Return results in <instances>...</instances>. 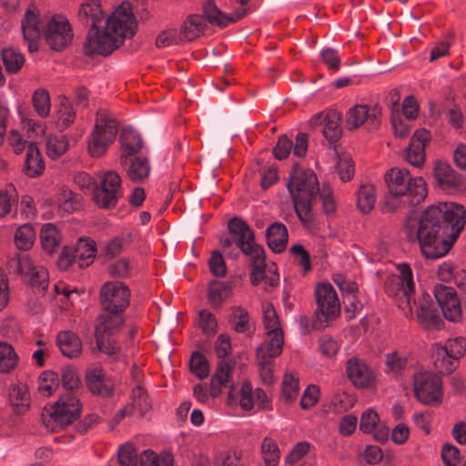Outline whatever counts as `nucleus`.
<instances>
[{
	"label": "nucleus",
	"mask_w": 466,
	"mask_h": 466,
	"mask_svg": "<svg viewBox=\"0 0 466 466\" xmlns=\"http://www.w3.org/2000/svg\"><path fill=\"white\" fill-rule=\"evenodd\" d=\"M80 21L91 28L98 26L105 18L99 0H86L79 7Z\"/></svg>",
	"instance_id": "30"
},
{
	"label": "nucleus",
	"mask_w": 466,
	"mask_h": 466,
	"mask_svg": "<svg viewBox=\"0 0 466 466\" xmlns=\"http://www.w3.org/2000/svg\"><path fill=\"white\" fill-rule=\"evenodd\" d=\"M46 42L55 51L66 47L73 39V33L68 20L62 15H56L46 24L44 31Z\"/></svg>",
	"instance_id": "15"
},
{
	"label": "nucleus",
	"mask_w": 466,
	"mask_h": 466,
	"mask_svg": "<svg viewBox=\"0 0 466 466\" xmlns=\"http://www.w3.org/2000/svg\"><path fill=\"white\" fill-rule=\"evenodd\" d=\"M466 224L465 208L455 202L428 207L418 222L416 238L422 255L431 259L445 256Z\"/></svg>",
	"instance_id": "1"
},
{
	"label": "nucleus",
	"mask_w": 466,
	"mask_h": 466,
	"mask_svg": "<svg viewBox=\"0 0 466 466\" xmlns=\"http://www.w3.org/2000/svg\"><path fill=\"white\" fill-rule=\"evenodd\" d=\"M389 192L408 196L411 205H418L428 194L427 184L421 177H412L405 168L392 167L384 176Z\"/></svg>",
	"instance_id": "7"
},
{
	"label": "nucleus",
	"mask_w": 466,
	"mask_h": 466,
	"mask_svg": "<svg viewBox=\"0 0 466 466\" xmlns=\"http://www.w3.org/2000/svg\"><path fill=\"white\" fill-rule=\"evenodd\" d=\"M408 364L406 355L399 351H392L385 355L386 372L396 376L403 371Z\"/></svg>",
	"instance_id": "52"
},
{
	"label": "nucleus",
	"mask_w": 466,
	"mask_h": 466,
	"mask_svg": "<svg viewBox=\"0 0 466 466\" xmlns=\"http://www.w3.org/2000/svg\"><path fill=\"white\" fill-rule=\"evenodd\" d=\"M18 364V356L14 348L5 342H0V371L9 373Z\"/></svg>",
	"instance_id": "44"
},
{
	"label": "nucleus",
	"mask_w": 466,
	"mask_h": 466,
	"mask_svg": "<svg viewBox=\"0 0 466 466\" xmlns=\"http://www.w3.org/2000/svg\"><path fill=\"white\" fill-rule=\"evenodd\" d=\"M45 171V163L40 150L35 143H29L25 152L23 172L29 177L41 176Z\"/></svg>",
	"instance_id": "32"
},
{
	"label": "nucleus",
	"mask_w": 466,
	"mask_h": 466,
	"mask_svg": "<svg viewBox=\"0 0 466 466\" xmlns=\"http://www.w3.org/2000/svg\"><path fill=\"white\" fill-rule=\"evenodd\" d=\"M283 344V332L266 333V339L257 348V361H262L263 363L273 362V360L281 354Z\"/></svg>",
	"instance_id": "24"
},
{
	"label": "nucleus",
	"mask_w": 466,
	"mask_h": 466,
	"mask_svg": "<svg viewBox=\"0 0 466 466\" xmlns=\"http://www.w3.org/2000/svg\"><path fill=\"white\" fill-rule=\"evenodd\" d=\"M120 144L123 153L120 157L122 166L127 164V157L140 151L143 147L141 137L133 129L125 128L120 136Z\"/></svg>",
	"instance_id": "33"
},
{
	"label": "nucleus",
	"mask_w": 466,
	"mask_h": 466,
	"mask_svg": "<svg viewBox=\"0 0 466 466\" xmlns=\"http://www.w3.org/2000/svg\"><path fill=\"white\" fill-rule=\"evenodd\" d=\"M25 42L27 43L28 51L35 53L38 50V41L40 39L43 25L39 18V11L35 5H30L25 13L21 24Z\"/></svg>",
	"instance_id": "19"
},
{
	"label": "nucleus",
	"mask_w": 466,
	"mask_h": 466,
	"mask_svg": "<svg viewBox=\"0 0 466 466\" xmlns=\"http://www.w3.org/2000/svg\"><path fill=\"white\" fill-rule=\"evenodd\" d=\"M2 60L6 71L9 73L18 72L25 62L23 55L13 48L3 49Z\"/></svg>",
	"instance_id": "54"
},
{
	"label": "nucleus",
	"mask_w": 466,
	"mask_h": 466,
	"mask_svg": "<svg viewBox=\"0 0 466 466\" xmlns=\"http://www.w3.org/2000/svg\"><path fill=\"white\" fill-rule=\"evenodd\" d=\"M73 251L76 254L77 267L79 268L88 267L96 258V243L91 239L79 238Z\"/></svg>",
	"instance_id": "36"
},
{
	"label": "nucleus",
	"mask_w": 466,
	"mask_h": 466,
	"mask_svg": "<svg viewBox=\"0 0 466 466\" xmlns=\"http://www.w3.org/2000/svg\"><path fill=\"white\" fill-rule=\"evenodd\" d=\"M123 323V312L102 309L95 328V334L112 336L120 329Z\"/></svg>",
	"instance_id": "27"
},
{
	"label": "nucleus",
	"mask_w": 466,
	"mask_h": 466,
	"mask_svg": "<svg viewBox=\"0 0 466 466\" xmlns=\"http://www.w3.org/2000/svg\"><path fill=\"white\" fill-rule=\"evenodd\" d=\"M233 366L225 360H221L217 366L215 373L210 380V395L214 398L221 393V389L228 386L231 377Z\"/></svg>",
	"instance_id": "35"
},
{
	"label": "nucleus",
	"mask_w": 466,
	"mask_h": 466,
	"mask_svg": "<svg viewBox=\"0 0 466 466\" xmlns=\"http://www.w3.org/2000/svg\"><path fill=\"white\" fill-rule=\"evenodd\" d=\"M203 15L206 23L218 26H227L228 15L223 13L215 4L214 0H206L203 3Z\"/></svg>",
	"instance_id": "43"
},
{
	"label": "nucleus",
	"mask_w": 466,
	"mask_h": 466,
	"mask_svg": "<svg viewBox=\"0 0 466 466\" xmlns=\"http://www.w3.org/2000/svg\"><path fill=\"white\" fill-rule=\"evenodd\" d=\"M140 466H173V457L168 452L157 455L151 450H146L140 455Z\"/></svg>",
	"instance_id": "46"
},
{
	"label": "nucleus",
	"mask_w": 466,
	"mask_h": 466,
	"mask_svg": "<svg viewBox=\"0 0 466 466\" xmlns=\"http://www.w3.org/2000/svg\"><path fill=\"white\" fill-rule=\"evenodd\" d=\"M131 232H123L119 236L114 238L106 246V255L110 258H114L119 255L123 249L124 245L131 241Z\"/></svg>",
	"instance_id": "59"
},
{
	"label": "nucleus",
	"mask_w": 466,
	"mask_h": 466,
	"mask_svg": "<svg viewBox=\"0 0 466 466\" xmlns=\"http://www.w3.org/2000/svg\"><path fill=\"white\" fill-rule=\"evenodd\" d=\"M381 107L379 105H356L352 106L346 116V126L349 129H357L365 123L377 129L380 125Z\"/></svg>",
	"instance_id": "17"
},
{
	"label": "nucleus",
	"mask_w": 466,
	"mask_h": 466,
	"mask_svg": "<svg viewBox=\"0 0 466 466\" xmlns=\"http://www.w3.org/2000/svg\"><path fill=\"white\" fill-rule=\"evenodd\" d=\"M119 122L116 115L106 108L97 110L93 130L87 137V151L92 157L104 156L114 143Z\"/></svg>",
	"instance_id": "5"
},
{
	"label": "nucleus",
	"mask_w": 466,
	"mask_h": 466,
	"mask_svg": "<svg viewBox=\"0 0 466 466\" xmlns=\"http://www.w3.org/2000/svg\"><path fill=\"white\" fill-rule=\"evenodd\" d=\"M96 349L110 357L112 360H120L123 356L121 349L116 345L115 341L106 339V335L95 334Z\"/></svg>",
	"instance_id": "55"
},
{
	"label": "nucleus",
	"mask_w": 466,
	"mask_h": 466,
	"mask_svg": "<svg viewBox=\"0 0 466 466\" xmlns=\"http://www.w3.org/2000/svg\"><path fill=\"white\" fill-rule=\"evenodd\" d=\"M434 297L446 319L452 322L461 320L462 309L453 288L444 285L436 286Z\"/></svg>",
	"instance_id": "18"
},
{
	"label": "nucleus",
	"mask_w": 466,
	"mask_h": 466,
	"mask_svg": "<svg viewBox=\"0 0 466 466\" xmlns=\"http://www.w3.org/2000/svg\"><path fill=\"white\" fill-rule=\"evenodd\" d=\"M298 322L302 334H309L315 329H323L329 323L326 320L325 318L320 317V315L316 311L314 313L313 319H311L307 315H300L299 317Z\"/></svg>",
	"instance_id": "53"
},
{
	"label": "nucleus",
	"mask_w": 466,
	"mask_h": 466,
	"mask_svg": "<svg viewBox=\"0 0 466 466\" xmlns=\"http://www.w3.org/2000/svg\"><path fill=\"white\" fill-rule=\"evenodd\" d=\"M17 196L14 187L10 186L5 190L0 191V218L10 213L13 204L16 201Z\"/></svg>",
	"instance_id": "61"
},
{
	"label": "nucleus",
	"mask_w": 466,
	"mask_h": 466,
	"mask_svg": "<svg viewBox=\"0 0 466 466\" xmlns=\"http://www.w3.org/2000/svg\"><path fill=\"white\" fill-rule=\"evenodd\" d=\"M8 267L15 273L28 277L30 285L40 293L48 288V272L43 266L34 263L29 255L22 254L11 258Z\"/></svg>",
	"instance_id": "10"
},
{
	"label": "nucleus",
	"mask_w": 466,
	"mask_h": 466,
	"mask_svg": "<svg viewBox=\"0 0 466 466\" xmlns=\"http://www.w3.org/2000/svg\"><path fill=\"white\" fill-rule=\"evenodd\" d=\"M198 328L207 335H213L217 332L218 322L215 316L207 309H202L198 313Z\"/></svg>",
	"instance_id": "58"
},
{
	"label": "nucleus",
	"mask_w": 466,
	"mask_h": 466,
	"mask_svg": "<svg viewBox=\"0 0 466 466\" xmlns=\"http://www.w3.org/2000/svg\"><path fill=\"white\" fill-rule=\"evenodd\" d=\"M68 149V140L66 136H49L46 140V154L52 159H57Z\"/></svg>",
	"instance_id": "49"
},
{
	"label": "nucleus",
	"mask_w": 466,
	"mask_h": 466,
	"mask_svg": "<svg viewBox=\"0 0 466 466\" xmlns=\"http://www.w3.org/2000/svg\"><path fill=\"white\" fill-rule=\"evenodd\" d=\"M427 129L416 130L405 150V159L412 166L420 167L425 161V147L431 141Z\"/></svg>",
	"instance_id": "21"
},
{
	"label": "nucleus",
	"mask_w": 466,
	"mask_h": 466,
	"mask_svg": "<svg viewBox=\"0 0 466 466\" xmlns=\"http://www.w3.org/2000/svg\"><path fill=\"white\" fill-rule=\"evenodd\" d=\"M416 313L419 321L425 329H434L441 322L437 309L432 308V302L429 294H422L419 300V308Z\"/></svg>",
	"instance_id": "31"
},
{
	"label": "nucleus",
	"mask_w": 466,
	"mask_h": 466,
	"mask_svg": "<svg viewBox=\"0 0 466 466\" xmlns=\"http://www.w3.org/2000/svg\"><path fill=\"white\" fill-rule=\"evenodd\" d=\"M317 309L320 317L328 322L337 318L340 313V302L338 294L329 283H319L315 288Z\"/></svg>",
	"instance_id": "16"
},
{
	"label": "nucleus",
	"mask_w": 466,
	"mask_h": 466,
	"mask_svg": "<svg viewBox=\"0 0 466 466\" xmlns=\"http://www.w3.org/2000/svg\"><path fill=\"white\" fill-rule=\"evenodd\" d=\"M56 344L61 353L66 358H77L82 353V340L71 330L60 331L56 336Z\"/></svg>",
	"instance_id": "28"
},
{
	"label": "nucleus",
	"mask_w": 466,
	"mask_h": 466,
	"mask_svg": "<svg viewBox=\"0 0 466 466\" xmlns=\"http://www.w3.org/2000/svg\"><path fill=\"white\" fill-rule=\"evenodd\" d=\"M413 390L417 400L425 405H439L442 400L441 380L431 372H416L413 375Z\"/></svg>",
	"instance_id": "9"
},
{
	"label": "nucleus",
	"mask_w": 466,
	"mask_h": 466,
	"mask_svg": "<svg viewBox=\"0 0 466 466\" xmlns=\"http://www.w3.org/2000/svg\"><path fill=\"white\" fill-rule=\"evenodd\" d=\"M118 461L121 466H137V454L135 448L129 444L119 448Z\"/></svg>",
	"instance_id": "64"
},
{
	"label": "nucleus",
	"mask_w": 466,
	"mask_h": 466,
	"mask_svg": "<svg viewBox=\"0 0 466 466\" xmlns=\"http://www.w3.org/2000/svg\"><path fill=\"white\" fill-rule=\"evenodd\" d=\"M346 371L348 378L358 388H368L373 382L374 374L371 370L356 357L348 360Z\"/></svg>",
	"instance_id": "25"
},
{
	"label": "nucleus",
	"mask_w": 466,
	"mask_h": 466,
	"mask_svg": "<svg viewBox=\"0 0 466 466\" xmlns=\"http://www.w3.org/2000/svg\"><path fill=\"white\" fill-rule=\"evenodd\" d=\"M268 246L276 253L282 252L288 243L287 227L279 222L271 224L266 231Z\"/></svg>",
	"instance_id": "34"
},
{
	"label": "nucleus",
	"mask_w": 466,
	"mask_h": 466,
	"mask_svg": "<svg viewBox=\"0 0 466 466\" xmlns=\"http://www.w3.org/2000/svg\"><path fill=\"white\" fill-rule=\"evenodd\" d=\"M229 322L233 329L238 333L252 331L253 323L246 309L241 306H234L230 309Z\"/></svg>",
	"instance_id": "38"
},
{
	"label": "nucleus",
	"mask_w": 466,
	"mask_h": 466,
	"mask_svg": "<svg viewBox=\"0 0 466 466\" xmlns=\"http://www.w3.org/2000/svg\"><path fill=\"white\" fill-rule=\"evenodd\" d=\"M262 459L266 466H278L280 459V451L277 442L266 437L261 443Z\"/></svg>",
	"instance_id": "47"
},
{
	"label": "nucleus",
	"mask_w": 466,
	"mask_h": 466,
	"mask_svg": "<svg viewBox=\"0 0 466 466\" xmlns=\"http://www.w3.org/2000/svg\"><path fill=\"white\" fill-rule=\"evenodd\" d=\"M59 380L58 374L54 371L46 370L42 372L37 387L39 393L46 397L51 396L57 390Z\"/></svg>",
	"instance_id": "48"
},
{
	"label": "nucleus",
	"mask_w": 466,
	"mask_h": 466,
	"mask_svg": "<svg viewBox=\"0 0 466 466\" xmlns=\"http://www.w3.org/2000/svg\"><path fill=\"white\" fill-rule=\"evenodd\" d=\"M88 390L103 398L111 397L114 393L115 383L107 377L101 368H94L86 376Z\"/></svg>",
	"instance_id": "23"
},
{
	"label": "nucleus",
	"mask_w": 466,
	"mask_h": 466,
	"mask_svg": "<svg viewBox=\"0 0 466 466\" xmlns=\"http://www.w3.org/2000/svg\"><path fill=\"white\" fill-rule=\"evenodd\" d=\"M431 359L436 371L441 374H450L459 365V361L441 344H434L432 346Z\"/></svg>",
	"instance_id": "29"
},
{
	"label": "nucleus",
	"mask_w": 466,
	"mask_h": 466,
	"mask_svg": "<svg viewBox=\"0 0 466 466\" xmlns=\"http://www.w3.org/2000/svg\"><path fill=\"white\" fill-rule=\"evenodd\" d=\"M299 395V378L293 373H286L282 380L281 397L287 403H292Z\"/></svg>",
	"instance_id": "50"
},
{
	"label": "nucleus",
	"mask_w": 466,
	"mask_h": 466,
	"mask_svg": "<svg viewBox=\"0 0 466 466\" xmlns=\"http://www.w3.org/2000/svg\"><path fill=\"white\" fill-rule=\"evenodd\" d=\"M380 422V417L378 413L372 409L365 410L360 421V429L364 433H372Z\"/></svg>",
	"instance_id": "62"
},
{
	"label": "nucleus",
	"mask_w": 466,
	"mask_h": 466,
	"mask_svg": "<svg viewBox=\"0 0 466 466\" xmlns=\"http://www.w3.org/2000/svg\"><path fill=\"white\" fill-rule=\"evenodd\" d=\"M122 44L106 27L101 30L98 25L91 28L88 32L83 50L87 56L101 55L106 56L117 49Z\"/></svg>",
	"instance_id": "13"
},
{
	"label": "nucleus",
	"mask_w": 466,
	"mask_h": 466,
	"mask_svg": "<svg viewBox=\"0 0 466 466\" xmlns=\"http://www.w3.org/2000/svg\"><path fill=\"white\" fill-rule=\"evenodd\" d=\"M122 179L117 172L109 170L100 177L99 185L94 187L93 199L100 208L116 207L120 197Z\"/></svg>",
	"instance_id": "12"
},
{
	"label": "nucleus",
	"mask_w": 466,
	"mask_h": 466,
	"mask_svg": "<svg viewBox=\"0 0 466 466\" xmlns=\"http://www.w3.org/2000/svg\"><path fill=\"white\" fill-rule=\"evenodd\" d=\"M8 399L15 412L18 414L24 413L30 406V396L27 386L23 383L11 386Z\"/></svg>",
	"instance_id": "37"
},
{
	"label": "nucleus",
	"mask_w": 466,
	"mask_h": 466,
	"mask_svg": "<svg viewBox=\"0 0 466 466\" xmlns=\"http://www.w3.org/2000/svg\"><path fill=\"white\" fill-rule=\"evenodd\" d=\"M229 232L234 236L238 247L249 258L252 270L250 281L257 286L264 278L266 267V255L264 248L255 241L253 230L243 220L234 218L228 221Z\"/></svg>",
	"instance_id": "3"
},
{
	"label": "nucleus",
	"mask_w": 466,
	"mask_h": 466,
	"mask_svg": "<svg viewBox=\"0 0 466 466\" xmlns=\"http://www.w3.org/2000/svg\"><path fill=\"white\" fill-rule=\"evenodd\" d=\"M33 106L41 117H46L50 112V97L45 89H37L33 95Z\"/></svg>",
	"instance_id": "56"
},
{
	"label": "nucleus",
	"mask_w": 466,
	"mask_h": 466,
	"mask_svg": "<svg viewBox=\"0 0 466 466\" xmlns=\"http://www.w3.org/2000/svg\"><path fill=\"white\" fill-rule=\"evenodd\" d=\"M190 370L199 379H205L209 374V364L206 357L199 352H194L190 359Z\"/></svg>",
	"instance_id": "57"
},
{
	"label": "nucleus",
	"mask_w": 466,
	"mask_h": 466,
	"mask_svg": "<svg viewBox=\"0 0 466 466\" xmlns=\"http://www.w3.org/2000/svg\"><path fill=\"white\" fill-rule=\"evenodd\" d=\"M398 274L391 275L385 283V290L390 297L395 299L398 307L406 318L413 314V299L415 287L413 274L407 263H400L397 267Z\"/></svg>",
	"instance_id": "6"
},
{
	"label": "nucleus",
	"mask_w": 466,
	"mask_h": 466,
	"mask_svg": "<svg viewBox=\"0 0 466 466\" xmlns=\"http://www.w3.org/2000/svg\"><path fill=\"white\" fill-rule=\"evenodd\" d=\"M106 27L122 43L136 34L137 23L128 3L118 5L106 19Z\"/></svg>",
	"instance_id": "11"
},
{
	"label": "nucleus",
	"mask_w": 466,
	"mask_h": 466,
	"mask_svg": "<svg viewBox=\"0 0 466 466\" xmlns=\"http://www.w3.org/2000/svg\"><path fill=\"white\" fill-rule=\"evenodd\" d=\"M40 240L43 248L48 253H54L60 246L61 236L53 224H46L40 231Z\"/></svg>",
	"instance_id": "42"
},
{
	"label": "nucleus",
	"mask_w": 466,
	"mask_h": 466,
	"mask_svg": "<svg viewBox=\"0 0 466 466\" xmlns=\"http://www.w3.org/2000/svg\"><path fill=\"white\" fill-rule=\"evenodd\" d=\"M207 23L203 16L189 15L179 27V39L183 43L194 41L205 33Z\"/></svg>",
	"instance_id": "26"
},
{
	"label": "nucleus",
	"mask_w": 466,
	"mask_h": 466,
	"mask_svg": "<svg viewBox=\"0 0 466 466\" xmlns=\"http://www.w3.org/2000/svg\"><path fill=\"white\" fill-rule=\"evenodd\" d=\"M263 324L266 333L283 332L279 316L273 305L269 302L262 305Z\"/></svg>",
	"instance_id": "45"
},
{
	"label": "nucleus",
	"mask_w": 466,
	"mask_h": 466,
	"mask_svg": "<svg viewBox=\"0 0 466 466\" xmlns=\"http://www.w3.org/2000/svg\"><path fill=\"white\" fill-rule=\"evenodd\" d=\"M35 233L30 224H24L19 227L15 234V243L21 250L30 249L35 242Z\"/></svg>",
	"instance_id": "51"
},
{
	"label": "nucleus",
	"mask_w": 466,
	"mask_h": 466,
	"mask_svg": "<svg viewBox=\"0 0 466 466\" xmlns=\"http://www.w3.org/2000/svg\"><path fill=\"white\" fill-rule=\"evenodd\" d=\"M151 167L148 159L144 157H137L132 159L127 168V177L134 183L143 182L148 177Z\"/></svg>",
	"instance_id": "40"
},
{
	"label": "nucleus",
	"mask_w": 466,
	"mask_h": 466,
	"mask_svg": "<svg viewBox=\"0 0 466 466\" xmlns=\"http://www.w3.org/2000/svg\"><path fill=\"white\" fill-rule=\"evenodd\" d=\"M81 403L70 392L62 395L49 410L42 414V422L50 431H57L80 417Z\"/></svg>",
	"instance_id": "8"
},
{
	"label": "nucleus",
	"mask_w": 466,
	"mask_h": 466,
	"mask_svg": "<svg viewBox=\"0 0 466 466\" xmlns=\"http://www.w3.org/2000/svg\"><path fill=\"white\" fill-rule=\"evenodd\" d=\"M155 44L157 48H162L184 43L179 39L178 30L170 28L160 32L156 38Z\"/></svg>",
	"instance_id": "60"
},
{
	"label": "nucleus",
	"mask_w": 466,
	"mask_h": 466,
	"mask_svg": "<svg viewBox=\"0 0 466 466\" xmlns=\"http://www.w3.org/2000/svg\"><path fill=\"white\" fill-rule=\"evenodd\" d=\"M442 346L446 348L449 353L458 361L466 352V339L462 337L448 339Z\"/></svg>",
	"instance_id": "63"
},
{
	"label": "nucleus",
	"mask_w": 466,
	"mask_h": 466,
	"mask_svg": "<svg viewBox=\"0 0 466 466\" xmlns=\"http://www.w3.org/2000/svg\"><path fill=\"white\" fill-rule=\"evenodd\" d=\"M231 295V285L218 280H214L210 283L208 299L214 308H219Z\"/></svg>",
	"instance_id": "39"
},
{
	"label": "nucleus",
	"mask_w": 466,
	"mask_h": 466,
	"mask_svg": "<svg viewBox=\"0 0 466 466\" xmlns=\"http://www.w3.org/2000/svg\"><path fill=\"white\" fill-rule=\"evenodd\" d=\"M310 124L323 126L322 134L329 143H335L341 137V115L336 111L317 114L310 119Z\"/></svg>",
	"instance_id": "22"
},
{
	"label": "nucleus",
	"mask_w": 466,
	"mask_h": 466,
	"mask_svg": "<svg viewBox=\"0 0 466 466\" xmlns=\"http://www.w3.org/2000/svg\"><path fill=\"white\" fill-rule=\"evenodd\" d=\"M377 194L374 185H361L357 192V206L362 214L370 213L376 203Z\"/></svg>",
	"instance_id": "41"
},
{
	"label": "nucleus",
	"mask_w": 466,
	"mask_h": 466,
	"mask_svg": "<svg viewBox=\"0 0 466 466\" xmlns=\"http://www.w3.org/2000/svg\"><path fill=\"white\" fill-rule=\"evenodd\" d=\"M130 291L123 282L108 281L100 289V302L104 310L124 312L129 305Z\"/></svg>",
	"instance_id": "14"
},
{
	"label": "nucleus",
	"mask_w": 466,
	"mask_h": 466,
	"mask_svg": "<svg viewBox=\"0 0 466 466\" xmlns=\"http://www.w3.org/2000/svg\"><path fill=\"white\" fill-rule=\"evenodd\" d=\"M288 189L292 196L298 218L306 228H310L313 225L312 205L319 191L316 174L295 164L289 175Z\"/></svg>",
	"instance_id": "2"
},
{
	"label": "nucleus",
	"mask_w": 466,
	"mask_h": 466,
	"mask_svg": "<svg viewBox=\"0 0 466 466\" xmlns=\"http://www.w3.org/2000/svg\"><path fill=\"white\" fill-rule=\"evenodd\" d=\"M437 186L447 193H454L461 189L463 178L452 167L444 161H437L433 169Z\"/></svg>",
	"instance_id": "20"
},
{
	"label": "nucleus",
	"mask_w": 466,
	"mask_h": 466,
	"mask_svg": "<svg viewBox=\"0 0 466 466\" xmlns=\"http://www.w3.org/2000/svg\"><path fill=\"white\" fill-rule=\"evenodd\" d=\"M229 232L234 236L238 247L249 258L252 270L250 281L257 286L264 278L266 267V255L264 248L255 241L253 230L243 220L234 218L228 221Z\"/></svg>",
	"instance_id": "4"
}]
</instances>
